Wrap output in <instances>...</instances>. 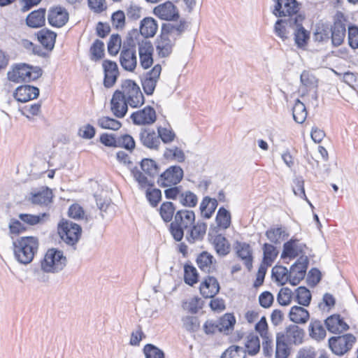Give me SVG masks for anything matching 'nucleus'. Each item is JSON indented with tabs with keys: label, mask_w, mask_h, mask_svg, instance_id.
I'll return each instance as SVG.
<instances>
[{
	"label": "nucleus",
	"mask_w": 358,
	"mask_h": 358,
	"mask_svg": "<svg viewBox=\"0 0 358 358\" xmlns=\"http://www.w3.org/2000/svg\"><path fill=\"white\" fill-rule=\"evenodd\" d=\"M185 29L183 22L178 25L168 24L162 27L160 35L155 41L156 52L159 58H166L171 55L178 37Z\"/></svg>",
	"instance_id": "1"
},
{
	"label": "nucleus",
	"mask_w": 358,
	"mask_h": 358,
	"mask_svg": "<svg viewBox=\"0 0 358 358\" xmlns=\"http://www.w3.org/2000/svg\"><path fill=\"white\" fill-rule=\"evenodd\" d=\"M15 259L20 264L31 263L38 249V238L34 236H22L13 243Z\"/></svg>",
	"instance_id": "2"
},
{
	"label": "nucleus",
	"mask_w": 358,
	"mask_h": 358,
	"mask_svg": "<svg viewBox=\"0 0 358 358\" xmlns=\"http://www.w3.org/2000/svg\"><path fill=\"white\" fill-rule=\"evenodd\" d=\"M195 222V214L191 210H180L176 212L170 226L173 238L180 241L184 236V230L189 229Z\"/></svg>",
	"instance_id": "3"
},
{
	"label": "nucleus",
	"mask_w": 358,
	"mask_h": 358,
	"mask_svg": "<svg viewBox=\"0 0 358 358\" xmlns=\"http://www.w3.org/2000/svg\"><path fill=\"white\" fill-rule=\"evenodd\" d=\"M66 258L62 251L55 248L49 249L41 260L40 266L41 271L48 273H56L66 265Z\"/></svg>",
	"instance_id": "4"
},
{
	"label": "nucleus",
	"mask_w": 358,
	"mask_h": 358,
	"mask_svg": "<svg viewBox=\"0 0 358 358\" xmlns=\"http://www.w3.org/2000/svg\"><path fill=\"white\" fill-rule=\"evenodd\" d=\"M41 75L42 70L39 67H33L25 64H18L8 72L9 80L17 83L36 80Z\"/></svg>",
	"instance_id": "5"
},
{
	"label": "nucleus",
	"mask_w": 358,
	"mask_h": 358,
	"mask_svg": "<svg viewBox=\"0 0 358 358\" xmlns=\"http://www.w3.org/2000/svg\"><path fill=\"white\" fill-rule=\"evenodd\" d=\"M124 99L132 108H136L144 103V96L139 86L131 80H125L122 83L119 90Z\"/></svg>",
	"instance_id": "6"
},
{
	"label": "nucleus",
	"mask_w": 358,
	"mask_h": 358,
	"mask_svg": "<svg viewBox=\"0 0 358 358\" xmlns=\"http://www.w3.org/2000/svg\"><path fill=\"white\" fill-rule=\"evenodd\" d=\"M356 338L351 334L331 337L329 345L332 352L336 355H343L348 352L355 343Z\"/></svg>",
	"instance_id": "7"
},
{
	"label": "nucleus",
	"mask_w": 358,
	"mask_h": 358,
	"mask_svg": "<svg viewBox=\"0 0 358 358\" xmlns=\"http://www.w3.org/2000/svg\"><path fill=\"white\" fill-rule=\"evenodd\" d=\"M81 227L72 222H62L58 227L61 238L68 245H74L79 240Z\"/></svg>",
	"instance_id": "8"
},
{
	"label": "nucleus",
	"mask_w": 358,
	"mask_h": 358,
	"mask_svg": "<svg viewBox=\"0 0 358 358\" xmlns=\"http://www.w3.org/2000/svg\"><path fill=\"white\" fill-rule=\"evenodd\" d=\"M299 5L296 0H277L273 13L277 17L288 16V22L290 25L294 22V17L298 16L296 13Z\"/></svg>",
	"instance_id": "9"
},
{
	"label": "nucleus",
	"mask_w": 358,
	"mask_h": 358,
	"mask_svg": "<svg viewBox=\"0 0 358 358\" xmlns=\"http://www.w3.org/2000/svg\"><path fill=\"white\" fill-rule=\"evenodd\" d=\"M183 177V170L179 166H171L162 173L157 180V183L163 187L175 186Z\"/></svg>",
	"instance_id": "10"
},
{
	"label": "nucleus",
	"mask_w": 358,
	"mask_h": 358,
	"mask_svg": "<svg viewBox=\"0 0 358 358\" xmlns=\"http://www.w3.org/2000/svg\"><path fill=\"white\" fill-rule=\"evenodd\" d=\"M304 17L302 15H298L294 17V22H293L291 26H294V42L296 45L301 49H306L309 39L310 32L304 29L302 26V22Z\"/></svg>",
	"instance_id": "11"
},
{
	"label": "nucleus",
	"mask_w": 358,
	"mask_h": 358,
	"mask_svg": "<svg viewBox=\"0 0 358 358\" xmlns=\"http://www.w3.org/2000/svg\"><path fill=\"white\" fill-rule=\"evenodd\" d=\"M306 246L305 244L300 243L299 240L291 238L283 244V250L281 254L282 259L289 258L294 259L297 257L305 255V250Z\"/></svg>",
	"instance_id": "12"
},
{
	"label": "nucleus",
	"mask_w": 358,
	"mask_h": 358,
	"mask_svg": "<svg viewBox=\"0 0 358 358\" xmlns=\"http://www.w3.org/2000/svg\"><path fill=\"white\" fill-rule=\"evenodd\" d=\"M308 259L307 256L299 257L297 261L291 266L289 271L290 284L298 285L306 275Z\"/></svg>",
	"instance_id": "13"
},
{
	"label": "nucleus",
	"mask_w": 358,
	"mask_h": 358,
	"mask_svg": "<svg viewBox=\"0 0 358 358\" xmlns=\"http://www.w3.org/2000/svg\"><path fill=\"white\" fill-rule=\"evenodd\" d=\"M131 119L136 125H150L155 122L157 114L151 106H145L143 109L133 113Z\"/></svg>",
	"instance_id": "14"
},
{
	"label": "nucleus",
	"mask_w": 358,
	"mask_h": 358,
	"mask_svg": "<svg viewBox=\"0 0 358 358\" xmlns=\"http://www.w3.org/2000/svg\"><path fill=\"white\" fill-rule=\"evenodd\" d=\"M154 14L159 19L166 21L177 20L179 13L176 6L171 1H166L156 6Z\"/></svg>",
	"instance_id": "15"
},
{
	"label": "nucleus",
	"mask_w": 358,
	"mask_h": 358,
	"mask_svg": "<svg viewBox=\"0 0 358 358\" xmlns=\"http://www.w3.org/2000/svg\"><path fill=\"white\" fill-rule=\"evenodd\" d=\"M161 72V65L156 64L151 71L146 73L145 78L142 80V86L146 94L151 95L153 94L159 79Z\"/></svg>",
	"instance_id": "16"
},
{
	"label": "nucleus",
	"mask_w": 358,
	"mask_h": 358,
	"mask_svg": "<svg viewBox=\"0 0 358 358\" xmlns=\"http://www.w3.org/2000/svg\"><path fill=\"white\" fill-rule=\"evenodd\" d=\"M304 331L296 324H290L286 327L285 333L280 334L282 339L290 345H300L303 341Z\"/></svg>",
	"instance_id": "17"
},
{
	"label": "nucleus",
	"mask_w": 358,
	"mask_h": 358,
	"mask_svg": "<svg viewBox=\"0 0 358 358\" xmlns=\"http://www.w3.org/2000/svg\"><path fill=\"white\" fill-rule=\"evenodd\" d=\"M110 105L111 111L115 117L122 118L125 116L128 110L129 103L124 99V94H122L119 90H117L114 92Z\"/></svg>",
	"instance_id": "18"
},
{
	"label": "nucleus",
	"mask_w": 358,
	"mask_h": 358,
	"mask_svg": "<svg viewBox=\"0 0 358 358\" xmlns=\"http://www.w3.org/2000/svg\"><path fill=\"white\" fill-rule=\"evenodd\" d=\"M102 66L104 71L103 85L110 88L115 84L119 76L117 65L115 62L106 60Z\"/></svg>",
	"instance_id": "19"
},
{
	"label": "nucleus",
	"mask_w": 358,
	"mask_h": 358,
	"mask_svg": "<svg viewBox=\"0 0 358 358\" xmlns=\"http://www.w3.org/2000/svg\"><path fill=\"white\" fill-rule=\"evenodd\" d=\"M139 138L141 143L152 150H158L160 145L159 136L151 129H141Z\"/></svg>",
	"instance_id": "20"
},
{
	"label": "nucleus",
	"mask_w": 358,
	"mask_h": 358,
	"mask_svg": "<svg viewBox=\"0 0 358 358\" xmlns=\"http://www.w3.org/2000/svg\"><path fill=\"white\" fill-rule=\"evenodd\" d=\"M199 289L203 297L213 298L219 292L220 287L215 278L208 276L201 283Z\"/></svg>",
	"instance_id": "21"
},
{
	"label": "nucleus",
	"mask_w": 358,
	"mask_h": 358,
	"mask_svg": "<svg viewBox=\"0 0 358 358\" xmlns=\"http://www.w3.org/2000/svg\"><path fill=\"white\" fill-rule=\"evenodd\" d=\"M120 62L124 70L134 71L137 65L136 51L131 48L123 49L120 55Z\"/></svg>",
	"instance_id": "22"
},
{
	"label": "nucleus",
	"mask_w": 358,
	"mask_h": 358,
	"mask_svg": "<svg viewBox=\"0 0 358 358\" xmlns=\"http://www.w3.org/2000/svg\"><path fill=\"white\" fill-rule=\"evenodd\" d=\"M38 95V88L31 85L18 87L14 93L16 100L22 103L36 99Z\"/></svg>",
	"instance_id": "23"
},
{
	"label": "nucleus",
	"mask_w": 358,
	"mask_h": 358,
	"mask_svg": "<svg viewBox=\"0 0 358 358\" xmlns=\"http://www.w3.org/2000/svg\"><path fill=\"white\" fill-rule=\"evenodd\" d=\"M48 20L52 26L61 27L68 21L69 14L65 9L57 7L50 10Z\"/></svg>",
	"instance_id": "24"
},
{
	"label": "nucleus",
	"mask_w": 358,
	"mask_h": 358,
	"mask_svg": "<svg viewBox=\"0 0 358 358\" xmlns=\"http://www.w3.org/2000/svg\"><path fill=\"white\" fill-rule=\"evenodd\" d=\"M236 249L238 257L250 271L252 268V250L250 245L246 243H237Z\"/></svg>",
	"instance_id": "25"
},
{
	"label": "nucleus",
	"mask_w": 358,
	"mask_h": 358,
	"mask_svg": "<svg viewBox=\"0 0 358 358\" xmlns=\"http://www.w3.org/2000/svg\"><path fill=\"white\" fill-rule=\"evenodd\" d=\"M52 192L46 187L42 188L36 192H31L29 197V201L34 203L40 206H48L52 203Z\"/></svg>",
	"instance_id": "26"
},
{
	"label": "nucleus",
	"mask_w": 358,
	"mask_h": 358,
	"mask_svg": "<svg viewBox=\"0 0 358 358\" xmlns=\"http://www.w3.org/2000/svg\"><path fill=\"white\" fill-rule=\"evenodd\" d=\"M206 229V224L197 222L188 229L186 238L189 243H194L197 241H201L205 236Z\"/></svg>",
	"instance_id": "27"
},
{
	"label": "nucleus",
	"mask_w": 358,
	"mask_h": 358,
	"mask_svg": "<svg viewBox=\"0 0 358 358\" xmlns=\"http://www.w3.org/2000/svg\"><path fill=\"white\" fill-rule=\"evenodd\" d=\"M327 329L334 334H340L348 329V325L339 315H331L325 320Z\"/></svg>",
	"instance_id": "28"
},
{
	"label": "nucleus",
	"mask_w": 358,
	"mask_h": 358,
	"mask_svg": "<svg viewBox=\"0 0 358 358\" xmlns=\"http://www.w3.org/2000/svg\"><path fill=\"white\" fill-rule=\"evenodd\" d=\"M196 263L201 271L210 273L215 270L216 262L211 254L208 252H203L197 257Z\"/></svg>",
	"instance_id": "29"
},
{
	"label": "nucleus",
	"mask_w": 358,
	"mask_h": 358,
	"mask_svg": "<svg viewBox=\"0 0 358 358\" xmlns=\"http://www.w3.org/2000/svg\"><path fill=\"white\" fill-rule=\"evenodd\" d=\"M158 29L157 21L152 17H145L141 22L140 32L145 38L153 37Z\"/></svg>",
	"instance_id": "30"
},
{
	"label": "nucleus",
	"mask_w": 358,
	"mask_h": 358,
	"mask_svg": "<svg viewBox=\"0 0 358 358\" xmlns=\"http://www.w3.org/2000/svg\"><path fill=\"white\" fill-rule=\"evenodd\" d=\"M57 34L48 29H41L37 33V38L41 45L48 50L54 48Z\"/></svg>",
	"instance_id": "31"
},
{
	"label": "nucleus",
	"mask_w": 358,
	"mask_h": 358,
	"mask_svg": "<svg viewBox=\"0 0 358 358\" xmlns=\"http://www.w3.org/2000/svg\"><path fill=\"white\" fill-rule=\"evenodd\" d=\"M345 26L341 21H336L331 29V42L333 45H341L345 36Z\"/></svg>",
	"instance_id": "32"
},
{
	"label": "nucleus",
	"mask_w": 358,
	"mask_h": 358,
	"mask_svg": "<svg viewBox=\"0 0 358 358\" xmlns=\"http://www.w3.org/2000/svg\"><path fill=\"white\" fill-rule=\"evenodd\" d=\"M289 317L295 324H306L310 318V314L303 307L294 306L292 307Z\"/></svg>",
	"instance_id": "33"
},
{
	"label": "nucleus",
	"mask_w": 358,
	"mask_h": 358,
	"mask_svg": "<svg viewBox=\"0 0 358 358\" xmlns=\"http://www.w3.org/2000/svg\"><path fill=\"white\" fill-rule=\"evenodd\" d=\"M265 235L274 244H280L289 236L286 229L282 227L270 228L266 231Z\"/></svg>",
	"instance_id": "34"
},
{
	"label": "nucleus",
	"mask_w": 358,
	"mask_h": 358,
	"mask_svg": "<svg viewBox=\"0 0 358 358\" xmlns=\"http://www.w3.org/2000/svg\"><path fill=\"white\" fill-rule=\"evenodd\" d=\"M217 206V201L215 199H211L208 196L204 197L200 204L201 215L206 219L210 218Z\"/></svg>",
	"instance_id": "35"
},
{
	"label": "nucleus",
	"mask_w": 358,
	"mask_h": 358,
	"mask_svg": "<svg viewBox=\"0 0 358 358\" xmlns=\"http://www.w3.org/2000/svg\"><path fill=\"white\" fill-rule=\"evenodd\" d=\"M45 11L44 9H39L31 12L27 17V24L32 28L42 27L45 23Z\"/></svg>",
	"instance_id": "36"
},
{
	"label": "nucleus",
	"mask_w": 358,
	"mask_h": 358,
	"mask_svg": "<svg viewBox=\"0 0 358 358\" xmlns=\"http://www.w3.org/2000/svg\"><path fill=\"white\" fill-rule=\"evenodd\" d=\"M310 336L316 340H323L326 336V330L320 320H312L308 327Z\"/></svg>",
	"instance_id": "37"
},
{
	"label": "nucleus",
	"mask_w": 358,
	"mask_h": 358,
	"mask_svg": "<svg viewBox=\"0 0 358 358\" xmlns=\"http://www.w3.org/2000/svg\"><path fill=\"white\" fill-rule=\"evenodd\" d=\"M272 278L282 285L288 281L290 282L289 271L282 266H275L272 268Z\"/></svg>",
	"instance_id": "38"
},
{
	"label": "nucleus",
	"mask_w": 358,
	"mask_h": 358,
	"mask_svg": "<svg viewBox=\"0 0 358 358\" xmlns=\"http://www.w3.org/2000/svg\"><path fill=\"white\" fill-rule=\"evenodd\" d=\"M307 114L305 104L299 99H296L292 108V115L294 121L299 124H302L306 120Z\"/></svg>",
	"instance_id": "39"
},
{
	"label": "nucleus",
	"mask_w": 358,
	"mask_h": 358,
	"mask_svg": "<svg viewBox=\"0 0 358 358\" xmlns=\"http://www.w3.org/2000/svg\"><path fill=\"white\" fill-rule=\"evenodd\" d=\"M131 173L141 188H146L152 186V177H149L145 172L135 167L131 169Z\"/></svg>",
	"instance_id": "40"
},
{
	"label": "nucleus",
	"mask_w": 358,
	"mask_h": 358,
	"mask_svg": "<svg viewBox=\"0 0 358 358\" xmlns=\"http://www.w3.org/2000/svg\"><path fill=\"white\" fill-rule=\"evenodd\" d=\"M213 245L217 254L220 256H225L230 251L228 241L222 235H217L214 238Z\"/></svg>",
	"instance_id": "41"
},
{
	"label": "nucleus",
	"mask_w": 358,
	"mask_h": 358,
	"mask_svg": "<svg viewBox=\"0 0 358 358\" xmlns=\"http://www.w3.org/2000/svg\"><path fill=\"white\" fill-rule=\"evenodd\" d=\"M164 157L168 160L183 162L185 159L184 152L178 147L167 148L164 152Z\"/></svg>",
	"instance_id": "42"
},
{
	"label": "nucleus",
	"mask_w": 358,
	"mask_h": 358,
	"mask_svg": "<svg viewBox=\"0 0 358 358\" xmlns=\"http://www.w3.org/2000/svg\"><path fill=\"white\" fill-rule=\"evenodd\" d=\"M245 348L250 355L257 354L260 350V341L259 337L254 334H250L246 337Z\"/></svg>",
	"instance_id": "43"
},
{
	"label": "nucleus",
	"mask_w": 358,
	"mask_h": 358,
	"mask_svg": "<svg viewBox=\"0 0 358 358\" xmlns=\"http://www.w3.org/2000/svg\"><path fill=\"white\" fill-rule=\"evenodd\" d=\"M263 261L262 262L271 265L278 256V251L276 248L269 243H264L262 247Z\"/></svg>",
	"instance_id": "44"
},
{
	"label": "nucleus",
	"mask_w": 358,
	"mask_h": 358,
	"mask_svg": "<svg viewBox=\"0 0 358 358\" xmlns=\"http://www.w3.org/2000/svg\"><path fill=\"white\" fill-rule=\"evenodd\" d=\"M216 222L217 225L224 229L229 227L231 224V215L230 213L224 208H220L218 210Z\"/></svg>",
	"instance_id": "45"
},
{
	"label": "nucleus",
	"mask_w": 358,
	"mask_h": 358,
	"mask_svg": "<svg viewBox=\"0 0 358 358\" xmlns=\"http://www.w3.org/2000/svg\"><path fill=\"white\" fill-rule=\"evenodd\" d=\"M48 215L47 213H41L39 215H31V214H20L19 218L29 225H35L43 222L47 219Z\"/></svg>",
	"instance_id": "46"
},
{
	"label": "nucleus",
	"mask_w": 358,
	"mask_h": 358,
	"mask_svg": "<svg viewBox=\"0 0 358 358\" xmlns=\"http://www.w3.org/2000/svg\"><path fill=\"white\" fill-rule=\"evenodd\" d=\"M296 299L300 305L308 306L311 301V294L305 287H299L296 290Z\"/></svg>",
	"instance_id": "47"
},
{
	"label": "nucleus",
	"mask_w": 358,
	"mask_h": 358,
	"mask_svg": "<svg viewBox=\"0 0 358 358\" xmlns=\"http://www.w3.org/2000/svg\"><path fill=\"white\" fill-rule=\"evenodd\" d=\"M236 322L235 318L230 314L224 315L217 324L218 331L227 333L232 329Z\"/></svg>",
	"instance_id": "48"
},
{
	"label": "nucleus",
	"mask_w": 358,
	"mask_h": 358,
	"mask_svg": "<svg viewBox=\"0 0 358 358\" xmlns=\"http://www.w3.org/2000/svg\"><path fill=\"white\" fill-rule=\"evenodd\" d=\"M245 350L239 346L231 345L222 354L221 358H245Z\"/></svg>",
	"instance_id": "49"
},
{
	"label": "nucleus",
	"mask_w": 358,
	"mask_h": 358,
	"mask_svg": "<svg viewBox=\"0 0 358 358\" xmlns=\"http://www.w3.org/2000/svg\"><path fill=\"white\" fill-rule=\"evenodd\" d=\"M98 125L104 129L117 130L121 127V123L108 117H101L98 120Z\"/></svg>",
	"instance_id": "50"
},
{
	"label": "nucleus",
	"mask_w": 358,
	"mask_h": 358,
	"mask_svg": "<svg viewBox=\"0 0 358 358\" xmlns=\"http://www.w3.org/2000/svg\"><path fill=\"white\" fill-rule=\"evenodd\" d=\"M289 355L286 342L282 339L280 333L276 336L275 358H287Z\"/></svg>",
	"instance_id": "51"
},
{
	"label": "nucleus",
	"mask_w": 358,
	"mask_h": 358,
	"mask_svg": "<svg viewBox=\"0 0 358 358\" xmlns=\"http://www.w3.org/2000/svg\"><path fill=\"white\" fill-rule=\"evenodd\" d=\"M301 84L307 88L313 89L317 85V80L313 73L308 71H303L300 77Z\"/></svg>",
	"instance_id": "52"
},
{
	"label": "nucleus",
	"mask_w": 358,
	"mask_h": 358,
	"mask_svg": "<svg viewBox=\"0 0 358 358\" xmlns=\"http://www.w3.org/2000/svg\"><path fill=\"white\" fill-rule=\"evenodd\" d=\"M198 201L197 196L190 191L182 192L179 202L185 206L194 207Z\"/></svg>",
	"instance_id": "53"
},
{
	"label": "nucleus",
	"mask_w": 358,
	"mask_h": 358,
	"mask_svg": "<svg viewBox=\"0 0 358 358\" xmlns=\"http://www.w3.org/2000/svg\"><path fill=\"white\" fill-rule=\"evenodd\" d=\"M175 207L171 202H164L160 207V215L165 222H170L173 219Z\"/></svg>",
	"instance_id": "54"
},
{
	"label": "nucleus",
	"mask_w": 358,
	"mask_h": 358,
	"mask_svg": "<svg viewBox=\"0 0 358 358\" xmlns=\"http://www.w3.org/2000/svg\"><path fill=\"white\" fill-rule=\"evenodd\" d=\"M182 327L188 331L195 332L200 327L199 321L196 317L186 316L182 320Z\"/></svg>",
	"instance_id": "55"
},
{
	"label": "nucleus",
	"mask_w": 358,
	"mask_h": 358,
	"mask_svg": "<svg viewBox=\"0 0 358 358\" xmlns=\"http://www.w3.org/2000/svg\"><path fill=\"white\" fill-rule=\"evenodd\" d=\"M185 282L189 285H193L198 281V273L196 268L190 265L185 266Z\"/></svg>",
	"instance_id": "56"
},
{
	"label": "nucleus",
	"mask_w": 358,
	"mask_h": 358,
	"mask_svg": "<svg viewBox=\"0 0 358 358\" xmlns=\"http://www.w3.org/2000/svg\"><path fill=\"white\" fill-rule=\"evenodd\" d=\"M141 169L149 177H152L157 173V167L155 162L150 159H144L141 161Z\"/></svg>",
	"instance_id": "57"
},
{
	"label": "nucleus",
	"mask_w": 358,
	"mask_h": 358,
	"mask_svg": "<svg viewBox=\"0 0 358 358\" xmlns=\"http://www.w3.org/2000/svg\"><path fill=\"white\" fill-rule=\"evenodd\" d=\"M104 44L99 40H96L90 48L91 59L92 60H99L103 55Z\"/></svg>",
	"instance_id": "58"
},
{
	"label": "nucleus",
	"mask_w": 358,
	"mask_h": 358,
	"mask_svg": "<svg viewBox=\"0 0 358 358\" xmlns=\"http://www.w3.org/2000/svg\"><path fill=\"white\" fill-rule=\"evenodd\" d=\"M121 38L118 34H113L110 36L108 43V51L111 55L118 53L121 47Z\"/></svg>",
	"instance_id": "59"
},
{
	"label": "nucleus",
	"mask_w": 358,
	"mask_h": 358,
	"mask_svg": "<svg viewBox=\"0 0 358 358\" xmlns=\"http://www.w3.org/2000/svg\"><path fill=\"white\" fill-rule=\"evenodd\" d=\"M292 299V292L288 287L281 288L277 297L278 303L281 306H288Z\"/></svg>",
	"instance_id": "60"
},
{
	"label": "nucleus",
	"mask_w": 358,
	"mask_h": 358,
	"mask_svg": "<svg viewBox=\"0 0 358 358\" xmlns=\"http://www.w3.org/2000/svg\"><path fill=\"white\" fill-rule=\"evenodd\" d=\"M145 358H164L162 350L151 344H147L143 349Z\"/></svg>",
	"instance_id": "61"
},
{
	"label": "nucleus",
	"mask_w": 358,
	"mask_h": 358,
	"mask_svg": "<svg viewBox=\"0 0 358 358\" xmlns=\"http://www.w3.org/2000/svg\"><path fill=\"white\" fill-rule=\"evenodd\" d=\"M125 13L122 10H117L111 16L112 24L116 29H122L125 25Z\"/></svg>",
	"instance_id": "62"
},
{
	"label": "nucleus",
	"mask_w": 358,
	"mask_h": 358,
	"mask_svg": "<svg viewBox=\"0 0 358 358\" xmlns=\"http://www.w3.org/2000/svg\"><path fill=\"white\" fill-rule=\"evenodd\" d=\"M117 147H122L127 150H131L135 147V142L131 136L128 134L122 135L117 137Z\"/></svg>",
	"instance_id": "63"
},
{
	"label": "nucleus",
	"mask_w": 358,
	"mask_h": 358,
	"mask_svg": "<svg viewBox=\"0 0 358 358\" xmlns=\"http://www.w3.org/2000/svg\"><path fill=\"white\" fill-rule=\"evenodd\" d=\"M330 31L327 27L324 26L317 27L313 34V39L318 42L327 41L329 39Z\"/></svg>",
	"instance_id": "64"
}]
</instances>
